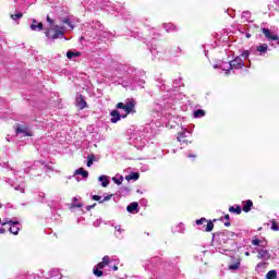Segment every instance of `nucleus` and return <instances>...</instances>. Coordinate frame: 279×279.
<instances>
[{
  "instance_id": "nucleus-1",
  "label": "nucleus",
  "mask_w": 279,
  "mask_h": 279,
  "mask_svg": "<svg viewBox=\"0 0 279 279\" xmlns=\"http://www.w3.org/2000/svg\"><path fill=\"white\" fill-rule=\"evenodd\" d=\"M47 23L51 25V28H47L45 32L46 38L50 40H58V38H64V26L53 25V20L47 15L46 17Z\"/></svg>"
},
{
  "instance_id": "nucleus-2",
  "label": "nucleus",
  "mask_w": 279,
  "mask_h": 279,
  "mask_svg": "<svg viewBox=\"0 0 279 279\" xmlns=\"http://www.w3.org/2000/svg\"><path fill=\"white\" fill-rule=\"evenodd\" d=\"M116 108L118 110H124V112H126V114H134L136 112V101H134V99L128 101L126 104L123 102H118L116 105Z\"/></svg>"
},
{
  "instance_id": "nucleus-3",
  "label": "nucleus",
  "mask_w": 279,
  "mask_h": 279,
  "mask_svg": "<svg viewBox=\"0 0 279 279\" xmlns=\"http://www.w3.org/2000/svg\"><path fill=\"white\" fill-rule=\"evenodd\" d=\"M15 134H23L24 136H34V133L32 132V130H29V126L27 125H21L17 124L15 128Z\"/></svg>"
},
{
  "instance_id": "nucleus-4",
  "label": "nucleus",
  "mask_w": 279,
  "mask_h": 279,
  "mask_svg": "<svg viewBox=\"0 0 279 279\" xmlns=\"http://www.w3.org/2000/svg\"><path fill=\"white\" fill-rule=\"evenodd\" d=\"M204 223H207L205 232H213V230L215 229V223L211 220L208 221L206 218H201L196 220V226H204Z\"/></svg>"
},
{
  "instance_id": "nucleus-5",
  "label": "nucleus",
  "mask_w": 279,
  "mask_h": 279,
  "mask_svg": "<svg viewBox=\"0 0 279 279\" xmlns=\"http://www.w3.org/2000/svg\"><path fill=\"white\" fill-rule=\"evenodd\" d=\"M230 70H234V69H243L245 66V63L243 62V59H241L240 57L233 59L232 61H230Z\"/></svg>"
},
{
  "instance_id": "nucleus-6",
  "label": "nucleus",
  "mask_w": 279,
  "mask_h": 279,
  "mask_svg": "<svg viewBox=\"0 0 279 279\" xmlns=\"http://www.w3.org/2000/svg\"><path fill=\"white\" fill-rule=\"evenodd\" d=\"M75 106L76 108H78V110H84V108H88V104L86 102V99H84L83 95L76 97Z\"/></svg>"
},
{
  "instance_id": "nucleus-7",
  "label": "nucleus",
  "mask_w": 279,
  "mask_h": 279,
  "mask_svg": "<svg viewBox=\"0 0 279 279\" xmlns=\"http://www.w3.org/2000/svg\"><path fill=\"white\" fill-rule=\"evenodd\" d=\"M177 141L181 143V145H189V143H191V141L189 140V135H186V132L178 133Z\"/></svg>"
},
{
  "instance_id": "nucleus-8",
  "label": "nucleus",
  "mask_w": 279,
  "mask_h": 279,
  "mask_svg": "<svg viewBox=\"0 0 279 279\" xmlns=\"http://www.w3.org/2000/svg\"><path fill=\"white\" fill-rule=\"evenodd\" d=\"M5 223H10L11 227L9 228V232H11V234H19V231L21 230L19 227H16L19 226V222L10 220L9 222H3L2 225L5 226Z\"/></svg>"
},
{
  "instance_id": "nucleus-9",
  "label": "nucleus",
  "mask_w": 279,
  "mask_h": 279,
  "mask_svg": "<svg viewBox=\"0 0 279 279\" xmlns=\"http://www.w3.org/2000/svg\"><path fill=\"white\" fill-rule=\"evenodd\" d=\"M257 258L269 260V258H271V254H269V251L260 248L257 251Z\"/></svg>"
},
{
  "instance_id": "nucleus-10",
  "label": "nucleus",
  "mask_w": 279,
  "mask_h": 279,
  "mask_svg": "<svg viewBox=\"0 0 279 279\" xmlns=\"http://www.w3.org/2000/svg\"><path fill=\"white\" fill-rule=\"evenodd\" d=\"M262 33L264 36H266V38H268V40H279V36L271 34L269 28H262Z\"/></svg>"
},
{
  "instance_id": "nucleus-11",
  "label": "nucleus",
  "mask_w": 279,
  "mask_h": 279,
  "mask_svg": "<svg viewBox=\"0 0 279 279\" xmlns=\"http://www.w3.org/2000/svg\"><path fill=\"white\" fill-rule=\"evenodd\" d=\"M110 121L111 123H119V120L121 119V113L117 110V109H113L111 112H110Z\"/></svg>"
},
{
  "instance_id": "nucleus-12",
  "label": "nucleus",
  "mask_w": 279,
  "mask_h": 279,
  "mask_svg": "<svg viewBox=\"0 0 279 279\" xmlns=\"http://www.w3.org/2000/svg\"><path fill=\"white\" fill-rule=\"evenodd\" d=\"M243 213H250V210H252V208L254 207V203L252 202V199H247L246 202H243Z\"/></svg>"
},
{
  "instance_id": "nucleus-13",
  "label": "nucleus",
  "mask_w": 279,
  "mask_h": 279,
  "mask_svg": "<svg viewBox=\"0 0 279 279\" xmlns=\"http://www.w3.org/2000/svg\"><path fill=\"white\" fill-rule=\"evenodd\" d=\"M32 32H43L45 29V25L43 22H39L38 24H31Z\"/></svg>"
},
{
  "instance_id": "nucleus-14",
  "label": "nucleus",
  "mask_w": 279,
  "mask_h": 279,
  "mask_svg": "<svg viewBox=\"0 0 279 279\" xmlns=\"http://www.w3.org/2000/svg\"><path fill=\"white\" fill-rule=\"evenodd\" d=\"M228 269H230L231 271H236L241 269V258H238L234 264L229 265Z\"/></svg>"
},
{
  "instance_id": "nucleus-15",
  "label": "nucleus",
  "mask_w": 279,
  "mask_h": 279,
  "mask_svg": "<svg viewBox=\"0 0 279 279\" xmlns=\"http://www.w3.org/2000/svg\"><path fill=\"white\" fill-rule=\"evenodd\" d=\"M138 178H141V173L138 172H131L129 175L125 177V180H128L130 182V180H138Z\"/></svg>"
},
{
  "instance_id": "nucleus-16",
  "label": "nucleus",
  "mask_w": 279,
  "mask_h": 279,
  "mask_svg": "<svg viewBox=\"0 0 279 279\" xmlns=\"http://www.w3.org/2000/svg\"><path fill=\"white\" fill-rule=\"evenodd\" d=\"M80 56H82V52H80V51L73 52V51L69 50L66 52V58L69 60H72V58H80Z\"/></svg>"
},
{
  "instance_id": "nucleus-17",
  "label": "nucleus",
  "mask_w": 279,
  "mask_h": 279,
  "mask_svg": "<svg viewBox=\"0 0 279 279\" xmlns=\"http://www.w3.org/2000/svg\"><path fill=\"white\" fill-rule=\"evenodd\" d=\"M98 180L99 182H102L101 185L104 186V189L108 187V185L110 184V180H108V177L106 175H100Z\"/></svg>"
},
{
  "instance_id": "nucleus-18",
  "label": "nucleus",
  "mask_w": 279,
  "mask_h": 279,
  "mask_svg": "<svg viewBox=\"0 0 279 279\" xmlns=\"http://www.w3.org/2000/svg\"><path fill=\"white\" fill-rule=\"evenodd\" d=\"M202 117H206V111H204V109H197L194 111L195 119H202Z\"/></svg>"
},
{
  "instance_id": "nucleus-19",
  "label": "nucleus",
  "mask_w": 279,
  "mask_h": 279,
  "mask_svg": "<svg viewBox=\"0 0 279 279\" xmlns=\"http://www.w3.org/2000/svg\"><path fill=\"white\" fill-rule=\"evenodd\" d=\"M75 175H82L83 178H88V171L84 170V168H78L75 170Z\"/></svg>"
},
{
  "instance_id": "nucleus-20",
  "label": "nucleus",
  "mask_w": 279,
  "mask_h": 279,
  "mask_svg": "<svg viewBox=\"0 0 279 279\" xmlns=\"http://www.w3.org/2000/svg\"><path fill=\"white\" fill-rule=\"evenodd\" d=\"M243 209H241L240 205L234 206H230L229 207V213H235V215H241Z\"/></svg>"
},
{
  "instance_id": "nucleus-21",
  "label": "nucleus",
  "mask_w": 279,
  "mask_h": 279,
  "mask_svg": "<svg viewBox=\"0 0 279 279\" xmlns=\"http://www.w3.org/2000/svg\"><path fill=\"white\" fill-rule=\"evenodd\" d=\"M267 49H269V46L267 44H263L260 46H257L256 51L259 53H267Z\"/></svg>"
},
{
  "instance_id": "nucleus-22",
  "label": "nucleus",
  "mask_w": 279,
  "mask_h": 279,
  "mask_svg": "<svg viewBox=\"0 0 279 279\" xmlns=\"http://www.w3.org/2000/svg\"><path fill=\"white\" fill-rule=\"evenodd\" d=\"M137 208H138V203L133 202V203H131V204L126 207V210H128V213H133L134 210H137Z\"/></svg>"
},
{
  "instance_id": "nucleus-23",
  "label": "nucleus",
  "mask_w": 279,
  "mask_h": 279,
  "mask_svg": "<svg viewBox=\"0 0 279 279\" xmlns=\"http://www.w3.org/2000/svg\"><path fill=\"white\" fill-rule=\"evenodd\" d=\"M93 274L94 276H96V278H101V276H104V270L98 268V266H95L93 269Z\"/></svg>"
},
{
  "instance_id": "nucleus-24",
  "label": "nucleus",
  "mask_w": 279,
  "mask_h": 279,
  "mask_svg": "<svg viewBox=\"0 0 279 279\" xmlns=\"http://www.w3.org/2000/svg\"><path fill=\"white\" fill-rule=\"evenodd\" d=\"M267 279H277L278 278V272L276 270H269L266 275Z\"/></svg>"
},
{
  "instance_id": "nucleus-25",
  "label": "nucleus",
  "mask_w": 279,
  "mask_h": 279,
  "mask_svg": "<svg viewBox=\"0 0 279 279\" xmlns=\"http://www.w3.org/2000/svg\"><path fill=\"white\" fill-rule=\"evenodd\" d=\"M61 23H64L65 25H69V27H70L71 29H74V26H73V24L71 23V19L64 17L63 20H61Z\"/></svg>"
},
{
  "instance_id": "nucleus-26",
  "label": "nucleus",
  "mask_w": 279,
  "mask_h": 279,
  "mask_svg": "<svg viewBox=\"0 0 279 279\" xmlns=\"http://www.w3.org/2000/svg\"><path fill=\"white\" fill-rule=\"evenodd\" d=\"M271 230H274V232H278L279 231V225L276 220H271Z\"/></svg>"
},
{
  "instance_id": "nucleus-27",
  "label": "nucleus",
  "mask_w": 279,
  "mask_h": 279,
  "mask_svg": "<svg viewBox=\"0 0 279 279\" xmlns=\"http://www.w3.org/2000/svg\"><path fill=\"white\" fill-rule=\"evenodd\" d=\"M11 19L13 21H19V19H23V13L11 14Z\"/></svg>"
},
{
  "instance_id": "nucleus-28",
  "label": "nucleus",
  "mask_w": 279,
  "mask_h": 279,
  "mask_svg": "<svg viewBox=\"0 0 279 279\" xmlns=\"http://www.w3.org/2000/svg\"><path fill=\"white\" fill-rule=\"evenodd\" d=\"M102 263L105 264V265H110V256H108V255H106V256H104L102 257Z\"/></svg>"
},
{
  "instance_id": "nucleus-29",
  "label": "nucleus",
  "mask_w": 279,
  "mask_h": 279,
  "mask_svg": "<svg viewBox=\"0 0 279 279\" xmlns=\"http://www.w3.org/2000/svg\"><path fill=\"white\" fill-rule=\"evenodd\" d=\"M260 243H263V241L258 240V238H255L252 240V245L258 246V245H260Z\"/></svg>"
},
{
  "instance_id": "nucleus-30",
  "label": "nucleus",
  "mask_w": 279,
  "mask_h": 279,
  "mask_svg": "<svg viewBox=\"0 0 279 279\" xmlns=\"http://www.w3.org/2000/svg\"><path fill=\"white\" fill-rule=\"evenodd\" d=\"M112 199V194L105 196L102 201L99 202V204H104V202H110Z\"/></svg>"
},
{
  "instance_id": "nucleus-31",
  "label": "nucleus",
  "mask_w": 279,
  "mask_h": 279,
  "mask_svg": "<svg viewBox=\"0 0 279 279\" xmlns=\"http://www.w3.org/2000/svg\"><path fill=\"white\" fill-rule=\"evenodd\" d=\"M96 267H98V269H104L105 267H108L107 264H105L104 262H100L96 265Z\"/></svg>"
},
{
  "instance_id": "nucleus-32",
  "label": "nucleus",
  "mask_w": 279,
  "mask_h": 279,
  "mask_svg": "<svg viewBox=\"0 0 279 279\" xmlns=\"http://www.w3.org/2000/svg\"><path fill=\"white\" fill-rule=\"evenodd\" d=\"M87 160H88L89 162H95V155H93V154L88 155V156H87Z\"/></svg>"
},
{
  "instance_id": "nucleus-33",
  "label": "nucleus",
  "mask_w": 279,
  "mask_h": 279,
  "mask_svg": "<svg viewBox=\"0 0 279 279\" xmlns=\"http://www.w3.org/2000/svg\"><path fill=\"white\" fill-rule=\"evenodd\" d=\"M92 199H94V202H101V196L99 195H93Z\"/></svg>"
},
{
  "instance_id": "nucleus-34",
  "label": "nucleus",
  "mask_w": 279,
  "mask_h": 279,
  "mask_svg": "<svg viewBox=\"0 0 279 279\" xmlns=\"http://www.w3.org/2000/svg\"><path fill=\"white\" fill-rule=\"evenodd\" d=\"M242 56H243V58H250V52H248V51H244V52L242 53Z\"/></svg>"
},
{
  "instance_id": "nucleus-35",
  "label": "nucleus",
  "mask_w": 279,
  "mask_h": 279,
  "mask_svg": "<svg viewBox=\"0 0 279 279\" xmlns=\"http://www.w3.org/2000/svg\"><path fill=\"white\" fill-rule=\"evenodd\" d=\"M113 182H116V184L121 185V180L113 178Z\"/></svg>"
},
{
  "instance_id": "nucleus-36",
  "label": "nucleus",
  "mask_w": 279,
  "mask_h": 279,
  "mask_svg": "<svg viewBox=\"0 0 279 279\" xmlns=\"http://www.w3.org/2000/svg\"><path fill=\"white\" fill-rule=\"evenodd\" d=\"M95 206H97V203H94L93 205L87 207V210H92V208H95Z\"/></svg>"
},
{
  "instance_id": "nucleus-37",
  "label": "nucleus",
  "mask_w": 279,
  "mask_h": 279,
  "mask_svg": "<svg viewBox=\"0 0 279 279\" xmlns=\"http://www.w3.org/2000/svg\"><path fill=\"white\" fill-rule=\"evenodd\" d=\"M187 158H197V155H195V154H189V155H187Z\"/></svg>"
},
{
  "instance_id": "nucleus-38",
  "label": "nucleus",
  "mask_w": 279,
  "mask_h": 279,
  "mask_svg": "<svg viewBox=\"0 0 279 279\" xmlns=\"http://www.w3.org/2000/svg\"><path fill=\"white\" fill-rule=\"evenodd\" d=\"M225 226H226V228H230V226H231L230 220H227V221L225 222Z\"/></svg>"
},
{
  "instance_id": "nucleus-39",
  "label": "nucleus",
  "mask_w": 279,
  "mask_h": 279,
  "mask_svg": "<svg viewBox=\"0 0 279 279\" xmlns=\"http://www.w3.org/2000/svg\"><path fill=\"white\" fill-rule=\"evenodd\" d=\"M112 269H113V271H119V266L114 265V266L112 267Z\"/></svg>"
},
{
  "instance_id": "nucleus-40",
  "label": "nucleus",
  "mask_w": 279,
  "mask_h": 279,
  "mask_svg": "<svg viewBox=\"0 0 279 279\" xmlns=\"http://www.w3.org/2000/svg\"><path fill=\"white\" fill-rule=\"evenodd\" d=\"M37 24H38V21L36 19H33L32 25H37Z\"/></svg>"
},
{
  "instance_id": "nucleus-41",
  "label": "nucleus",
  "mask_w": 279,
  "mask_h": 279,
  "mask_svg": "<svg viewBox=\"0 0 279 279\" xmlns=\"http://www.w3.org/2000/svg\"><path fill=\"white\" fill-rule=\"evenodd\" d=\"M121 119H128V112H125V114H122Z\"/></svg>"
},
{
  "instance_id": "nucleus-42",
  "label": "nucleus",
  "mask_w": 279,
  "mask_h": 279,
  "mask_svg": "<svg viewBox=\"0 0 279 279\" xmlns=\"http://www.w3.org/2000/svg\"><path fill=\"white\" fill-rule=\"evenodd\" d=\"M225 219H226L227 221H230V215L227 214V215L225 216Z\"/></svg>"
},
{
  "instance_id": "nucleus-43",
  "label": "nucleus",
  "mask_w": 279,
  "mask_h": 279,
  "mask_svg": "<svg viewBox=\"0 0 279 279\" xmlns=\"http://www.w3.org/2000/svg\"><path fill=\"white\" fill-rule=\"evenodd\" d=\"M0 234H5V229L1 228L0 229Z\"/></svg>"
},
{
  "instance_id": "nucleus-44",
  "label": "nucleus",
  "mask_w": 279,
  "mask_h": 279,
  "mask_svg": "<svg viewBox=\"0 0 279 279\" xmlns=\"http://www.w3.org/2000/svg\"><path fill=\"white\" fill-rule=\"evenodd\" d=\"M87 167H93V161L87 160Z\"/></svg>"
},
{
  "instance_id": "nucleus-45",
  "label": "nucleus",
  "mask_w": 279,
  "mask_h": 279,
  "mask_svg": "<svg viewBox=\"0 0 279 279\" xmlns=\"http://www.w3.org/2000/svg\"><path fill=\"white\" fill-rule=\"evenodd\" d=\"M74 207L75 208H82V204H75Z\"/></svg>"
},
{
  "instance_id": "nucleus-46",
  "label": "nucleus",
  "mask_w": 279,
  "mask_h": 279,
  "mask_svg": "<svg viewBox=\"0 0 279 279\" xmlns=\"http://www.w3.org/2000/svg\"><path fill=\"white\" fill-rule=\"evenodd\" d=\"M244 256H250V252H245V253H244Z\"/></svg>"
},
{
  "instance_id": "nucleus-47",
  "label": "nucleus",
  "mask_w": 279,
  "mask_h": 279,
  "mask_svg": "<svg viewBox=\"0 0 279 279\" xmlns=\"http://www.w3.org/2000/svg\"><path fill=\"white\" fill-rule=\"evenodd\" d=\"M73 199H74V204H76V202H77V197H74Z\"/></svg>"
},
{
  "instance_id": "nucleus-48",
  "label": "nucleus",
  "mask_w": 279,
  "mask_h": 279,
  "mask_svg": "<svg viewBox=\"0 0 279 279\" xmlns=\"http://www.w3.org/2000/svg\"><path fill=\"white\" fill-rule=\"evenodd\" d=\"M213 221L215 222V221H217V219H214Z\"/></svg>"
}]
</instances>
